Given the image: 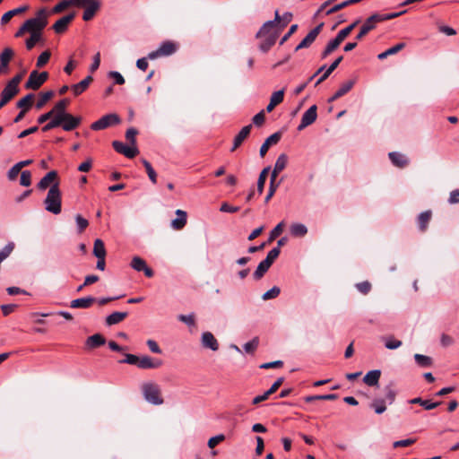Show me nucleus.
<instances>
[{"label":"nucleus","instance_id":"obj_1","mask_svg":"<svg viewBox=\"0 0 459 459\" xmlns=\"http://www.w3.org/2000/svg\"><path fill=\"white\" fill-rule=\"evenodd\" d=\"M45 209L54 214H59L62 210L61 191L59 189V182L53 184L44 201Z\"/></svg>","mask_w":459,"mask_h":459},{"label":"nucleus","instance_id":"obj_2","mask_svg":"<svg viewBox=\"0 0 459 459\" xmlns=\"http://www.w3.org/2000/svg\"><path fill=\"white\" fill-rule=\"evenodd\" d=\"M143 398L153 405H160L164 403L160 385L154 382H144L141 385Z\"/></svg>","mask_w":459,"mask_h":459},{"label":"nucleus","instance_id":"obj_3","mask_svg":"<svg viewBox=\"0 0 459 459\" xmlns=\"http://www.w3.org/2000/svg\"><path fill=\"white\" fill-rule=\"evenodd\" d=\"M25 25L28 28L29 33H39L44 30L48 24V12L45 8L38 11L37 17L30 18L25 21Z\"/></svg>","mask_w":459,"mask_h":459},{"label":"nucleus","instance_id":"obj_4","mask_svg":"<svg viewBox=\"0 0 459 459\" xmlns=\"http://www.w3.org/2000/svg\"><path fill=\"white\" fill-rule=\"evenodd\" d=\"M274 15L275 17L273 21H268L264 23L259 31L256 33V38L268 37L273 35L274 33L280 34V28H276L277 25L281 23V16L279 11L276 10Z\"/></svg>","mask_w":459,"mask_h":459},{"label":"nucleus","instance_id":"obj_5","mask_svg":"<svg viewBox=\"0 0 459 459\" xmlns=\"http://www.w3.org/2000/svg\"><path fill=\"white\" fill-rule=\"evenodd\" d=\"M48 79V72L39 73L38 71L34 70L30 73L29 79L25 83V88L37 91Z\"/></svg>","mask_w":459,"mask_h":459},{"label":"nucleus","instance_id":"obj_6","mask_svg":"<svg viewBox=\"0 0 459 459\" xmlns=\"http://www.w3.org/2000/svg\"><path fill=\"white\" fill-rule=\"evenodd\" d=\"M120 117L117 114H108L100 117L91 125L92 130H103L111 126H115L120 123Z\"/></svg>","mask_w":459,"mask_h":459},{"label":"nucleus","instance_id":"obj_7","mask_svg":"<svg viewBox=\"0 0 459 459\" xmlns=\"http://www.w3.org/2000/svg\"><path fill=\"white\" fill-rule=\"evenodd\" d=\"M163 365L160 359L152 358L148 355L141 356L138 358L137 368L141 369H156Z\"/></svg>","mask_w":459,"mask_h":459},{"label":"nucleus","instance_id":"obj_8","mask_svg":"<svg viewBox=\"0 0 459 459\" xmlns=\"http://www.w3.org/2000/svg\"><path fill=\"white\" fill-rule=\"evenodd\" d=\"M324 27V23L321 22L316 27H315L312 30L308 32V34L301 40V42L296 47L295 51H299L302 48H307L310 47V45L316 40V37L321 32Z\"/></svg>","mask_w":459,"mask_h":459},{"label":"nucleus","instance_id":"obj_9","mask_svg":"<svg viewBox=\"0 0 459 459\" xmlns=\"http://www.w3.org/2000/svg\"><path fill=\"white\" fill-rule=\"evenodd\" d=\"M61 120V126L62 128L65 131H72L77 128L81 122L82 117H74L72 114H64L63 117H59Z\"/></svg>","mask_w":459,"mask_h":459},{"label":"nucleus","instance_id":"obj_10","mask_svg":"<svg viewBox=\"0 0 459 459\" xmlns=\"http://www.w3.org/2000/svg\"><path fill=\"white\" fill-rule=\"evenodd\" d=\"M130 265L134 270L137 272H143L145 276L148 278H152L154 275L153 270L149 267L146 262L140 256H134Z\"/></svg>","mask_w":459,"mask_h":459},{"label":"nucleus","instance_id":"obj_11","mask_svg":"<svg viewBox=\"0 0 459 459\" xmlns=\"http://www.w3.org/2000/svg\"><path fill=\"white\" fill-rule=\"evenodd\" d=\"M316 110V106L313 105L303 114L301 122L298 126L299 131L305 129L307 126H310L316 121L317 117Z\"/></svg>","mask_w":459,"mask_h":459},{"label":"nucleus","instance_id":"obj_12","mask_svg":"<svg viewBox=\"0 0 459 459\" xmlns=\"http://www.w3.org/2000/svg\"><path fill=\"white\" fill-rule=\"evenodd\" d=\"M112 146L117 152L121 153L129 159H133L139 152L136 147L126 146L122 142L119 141H114L112 143Z\"/></svg>","mask_w":459,"mask_h":459},{"label":"nucleus","instance_id":"obj_13","mask_svg":"<svg viewBox=\"0 0 459 459\" xmlns=\"http://www.w3.org/2000/svg\"><path fill=\"white\" fill-rule=\"evenodd\" d=\"M377 23V22L375 18V15L372 14L369 16L361 26L359 32L356 36V39L361 40L368 32L376 28Z\"/></svg>","mask_w":459,"mask_h":459},{"label":"nucleus","instance_id":"obj_14","mask_svg":"<svg viewBox=\"0 0 459 459\" xmlns=\"http://www.w3.org/2000/svg\"><path fill=\"white\" fill-rule=\"evenodd\" d=\"M56 182H58V174L56 170H51L40 179L38 183V188L39 190H46Z\"/></svg>","mask_w":459,"mask_h":459},{"label":"nucleus","instance_id":"obj_15","mask_svg":"<svg viewBox=\"0 0 459 459\" xmlns=\"http://www.w3.org/2000/svg\"><path fill=\"white\" fill-rule=\"evenodd\" d=\"M281 138V132H276L273 134H271L269 137H267L265 139V141L264 142V143L262 144V146L260 147V156L263 158L265 156V154L267 153L269 148L272 146V145H275L277 144L280 140Z\"/></svg>","mask_w":459,"mask_h":459},{"label":"nucleus","instance_id":"obj_16","mask_svg":"<svg viewBox=\"0 0 459 459\" xmlns=\"http://www.w3.org/2000/svg\"><path fill=\"white\" fill-rule=\"evenodd\" d=\"M74 13L60 18L54 23L53 30L59 34L65 32L67 30L69 23L74 20Z\"/></svg>","mask_w":459,"mask_h":459},{"label":"nucleus","instance_id":"obj_17","mask_svg":"<svg viewBox=\"0 0 459 459\" xmlns=\"http://www.w3.org/2000/svg\"><path fill=\"white\" fill-rule=\"evenodd\" d=\"M96 301H97V299L94 297H91V296L80 298V299L72 300L70 302V307H72V308H89Z\"/></svg>","mask_w":459,"mask_h":459},{"label":"nucleus","instance_id":"obj_18","mask_svg":"<svg viewBox=\"0 0 459 459\" xmlns=\"http://www.w3.org/2000/svg\"><path fill=\"white\" fill-rule=\"evenodd\" d=\"M390 160L392 163L400 169H403L407 167L410 163L409 159L403 153L392 152L388 154Z\"/></svg>","mask_w":459,"mask_h":459},{"label":"nucleus","instance_id":"obj_19","mask_svg":"<svg viewBox=\"0 0 459 459\" xmlns=\"http://www.w3.org/2000/svg\"><path fill=\"white\" fill-rule=\"evenodd\" d=\"M252 129V125H247L244 126L240 132L235 136L233 142V147L231 148V152L236 151L242 143L248 137Z\"/></svg>","mask_w":459,"mask_h":459},{"label":"nucleus","instance_id":"obj_20","mask_svg":"<svg viewBox=\"0 0 459 459\" xmlns=\"http://www.w3.org/2000/svg\"><path fill=\"white\" fill-rule=\"evenodd\" d=\"M100 8V2L99 0L92 1L90 4L84 7V12L82 15V19L85 22H89L93 19L97 12Z\"/></svg>","mask_w":459,"mask_h":459},{"label":"nucleus","instance_id":"obj_21","mask_svg":"<svg viewBox=\"0 0 459 459\" xmlns=\"http://www.w3.org/2000/svg\"><path fill=\"white\" fill-rule=\"evenodd\" d=\"M202 344L204 348L211 349L212 351H217L219 349V343L216 338L210 332H204L202 334Z\"/></svg>","mask_w":459,"mask_h":459},{"label":"nucleus","instance_id":"obj_22","mask_svg":"<svg viewBox=\"0 0 459 459\" xmlns=\"http://www.w3.org/2000/svg\"><path fill=\"white\" fill-rule=\"evenodd\" d=\"M288 156L287 154L285 153H281L278 156L276 161H275V164H274V167H273V169L271 173V175L273 176V178H277L278 175L283 170L285 169L287 164H288Z\"/></svg>","mask_w":459,"mask_h":459},{"label":"nucleus","instance_id":"obj_23","mask_svg":"<svg viewBox=\"0 0 459 459\" xmlns=\"http://www.w3.org/2000/svg\"><path fill=\"white\" fill-rule=\"evenodd\" d=\"M176 214L178 218L171 221V227L176 230H181L186 224L187 214L179 209L176 211Z\"/></svg>","mask_w":459,"mask_h":459},{"label":"nucleus","instance_id":"obj_24","mask_svg":"<svg viewBox=\"0 0 459 459\" xmlns=\"http://www.w3.org/2000/svg\"><path fill=\"white\" fill-rule=\"evenodd\" d=\"M105 343H106V339L100 333H95V334L88 337L86 340V342H85L86 347L88 349H95V348L104 345Z\"/></svg>","mask_w":459,"mask_h":459},{"label":"nucleus","instance_id":"obj_25","mask_svg":"<svg viewBox=\"0 0 459 459\" xmlns=\"http://www.w3.org/2000/svg\"><path fill=\"white\" fill-rule=\"evenodd\" d=\"M380 377L381 371L379 369L371 370L364 376L363 382L369 386H376L378 385Z\"/></svg>","mask_w":459,"mask_h":459},{"label":"nucleus","instance_id":"obj_26","mask_svg":"<svg viewBox=\"0 0 459 459\" xmlns=\"http://www.w3.org/2000/svg\"><path fill=\"white\" fill-rule=\"evenodd\" d=\"M283 98H284V91L283 90L273 92L271 96L270 102L266 107V111L272 112L277 105H279L280 103H281L283 101Z\"/></svg>","mask_w":459,"mask_h":459},{"label":"nucleus","instance_id":"obj_27","mask_svg":"<svg viewBox=\"0 0 459 459\" xmlns=\"http://www.w3.org/2000/svg\"><path fill=\"white\" fill-rule=\"evenodd\" d=\"M29 9L28 5H22L18 8L6 12L1 18L2 25L7 24L13 17L26 12Z\"/></svg>","mask_w":459,"mask_h":459},{"label":"nucleus","instance_id":"obj_28","mask_svg":"<svg viewBox=\"0 0 459 459\" xmlns=\"http://www.w3.org/2000/svg\"><path fill=\"white\" fill-rule=\"evenodd\" d=\"M431 218H432L431 211L423 212L418 216V220H417L418 227L421 232H425L427 230L428 225H429Z\"/></svg>","mask_w":459,"mask_h":459},{"label":"nucleus","instance_id":"obj_29","mask_svg":"<svg viewBox=\"0 0 459 459\" xmlns=\"http://www.w3.org/2000/svg\"><path fill=\"white\" fill-rule=\"evenodd\" d=\"M93 81L92 76L88 75L86 78H84L82 81H81L79 83L74 84L72 86V90L75 96H78L82 94L86 89L89 87L91 82Z\"/></svg>","mask_w":459,"mask_h":459},{"label":"nucleus","instance_id":"obj_30","mask_svg":"<svg viewBox=\"0 0 459 459\" xmlns=\"http://www.w3.org/2000/svg\"><path fill=\"white\" fill-rule=\"evenodd\" d=\"M128 316L127 312H113L106 317V325H113L119 324Z\"/></svg>","mask_w":459,"mask_h":459},{"label":"nucleus","instance_id":"obj_31","mask_svg":"<svg viewBox=\"0 0 459 459\" xmlns=\"http://www.w3.org/2000/svg\"><path fill=\"white\" fill-rule=\"evenodd\" d=\"M69 99H63L55 105V107L52 108V111L54 112L55 116L63 117L64 114H68L66 112V108L69 106Z\"/></svg>","mask_w":459,"mask_h":459},{"label":"nucleus","instance_id":"obj_32","mask_svg":"<svg viewBox=\"0 0 459 459\" xmlns=\"http://www.w3.org/2000/svg\"><path fill=\"white\" fill-rule=\"evenodd\" d=\"M279 37V33H274L273 35L264 37V39L259 45V48L263 52H267L269 49L275 44L276 39Z\"/></svg>","mask_w":459,"mask_h":459},{"label":"nucleus","instance_id":"obj_33","mask_svg":"<svg viewBox=\"0 0 459 459\" xmlns=\"http://www.w3.org/2000/svg\"><path fill=\"white\" fill-rule=\"evenodd\" d=\"M271 266L272 264L268 263L265 259L260 262L253 274L254 279L256 281L262 279Z\"/></svg>","mask_w":459,"mask_h":459},{"label":"nucleus","instance_id":"obj_34","mask_svg":"<svg viewBox=\"0 0 459 459\" xmlns=\"http://www.w3.org/2000/svg\"><path fill=\"white\" fill-rule=\"evenodd\" d=\"M177 45L172 41H165L163 42L159 50L162 56H167L174 54L177 51Z\"/></svg>","mask_w":459,"mask_h":459},{"label":"nucleus","instance_id":"obj_35","mask_svg":"<svg viewBox=\"0 0 459 459\" xmlns=\"http://www.w3.org/2000/svg\"><path fill=\"white\" fill-rule=\"evenodd\" d=\"M14 56V52L10 48H5L3 52L0 54V66L4 69L8 66L9 62Z\"/></svg>","mask_w":459,"mask_h":459},{"label":"nucleus","instance_id":"obj_36","mask_svg":"<svg viewBox=\"0 0 459 459\" xmlns=\"http://www.w3.org/2000/svg\"><path fill=\"white\" fill-rule=\"evenodd\" d=\"M414 359L420 368H427L433 366V359L429 356L416 353L414 354Z\"/></svg>","mask_w":459,"mask_h":459},{"label":"nucleus","instance_id":"obj_37","mask_svg":"<svg viewBox=\"0 0 459 459\" xmlns=\"http://www.w3.org/2000/svg\"><path fill=\"white\" fill-rule=\"evenodd\" d=\"M342 41L336 36L333 40H331L325 50L322 52L321 57L325 58L330 54H332L337 48L341 45Z\"/></svg>","mask_w":459,"mask_h":459},{"label":"nucleus","instance_id":"obj_38","mask_svg":"<svg viewBox=\"0 0 459 459\" xmlns=\"http://www.w3.org/2000/svg\"><path fill=\"white\" fill-rule=\"evenodd\" d=\"M271 170V167L267 166L260 172L258 180H257V192L259 195H261L264 192V185L266 178L268 177V174Z\"/></svg>","mask_w":459,"mask_h":459},{"label":"nucleus","instance_id":"obj_39","mask_svg":"<svg viewBox=\"0 0 459 459\" xmlns=\"http://www.w3.org/2000/svg\"><path fill=\"white\" fill-rule=\"evenodd\" d=\"M290 234L297 238H302L307 233V228L302 223H293L290 229Z\"/></svg>","mask_w":459,"mask_h":459},{"label":"nucleus","instance_id":"obj_40","mask_svg":"<svg viewBox=\"0 0 459 459\" xmlns=\"http://www.w3.org/2000/svg\"><path fill=\"white\" fill-rule=\"evenodd\" d=\"M281 181H282V179L277 181V178H273V176L271 175L269 190L264 198L265 203H268L271 200V198L274 195V194H275L277 188L279 187V186L281 185Z\"/></svg>","mask_w":459,"mask_h":459},{"label":"nucleus","instance_id":"obj_41","mask_svg":"<svg viewBox=\"0 0 459 459\" xmlns=\"http://www.w3.org/2000/svg\"><path fill=\"white\" fill-rule=\"evenodd\" d=\"M409 403L411 404H420L426 410L435 409L441 404V402L430 403L429 400H422L420 397L413 398L410 400Z\"/></svg>","mask_w":459,"mask_h":459},{"label":"nucleus","instance_id":"obj_42","mask_svg":"<svg viewBox=\"0 0 459 459\" xmlns=\"http://www.w3.org/2000/svg\"><path fill=\"white\" fill-rule=\"evenodd\" d=\"M34 94L29 93L22 99H21L17 103L16 106L18 108L26 109V112L31 108L33 100H34Z\"/></svg>","mask_w":459,"mask_h":459},{"label":"nucleus","instance_id":"obj_43","mask_svg":"<svg viewBox=\"0 0 459 459\" xmlns=\"http://www.w3.org/2000/svg\"><path fill=\"white\" fill-rule=\"evenodd\" d=\"M404 48H405V43H403V42L398 43V44L394 45V47L388 48L385 52L380 53L377 56V57H378V59L383 60V59L386 58L389 56L397 54L398 52H400Z\"/></svg>","mask_w":459,"mask_h":459},{"label":"nucleus","instance_id":"obj_44","mask_svg":"<svg viewBox=\"0 0 459 459\" xmlns=\"http://www.w3.org/2000/svg\"><path fill=\"white\" fill-rule=\"evenodd\" d=\"M106 254L107 253H106L104 242L100 238L95 239L94 245H93V255L97 258H101V257H106Z\"/></svg>","mask_w":459,"mask_h":459},{"label":"nucleus","instance_id":"obj_45","mask_svg":"<svg viewBox=\"0 0 459 459\" xmlns=\"http://www.w3.org/2000/svg\"><path fill=\"white\" fill-rule=\"evenodd\" d=\"M24 73L25 72H22L21 74H16L14 77H13L8 82L7 84L5 85V87H7L8 89H10L11 91H13V92L15 93H19V84L21 82V81L22 80L23 78V75H24Z\"/></svg>","mask_w":459,"mask_h":459},{"label":"nucleus","instance_id":"obj_46","mask_svg":"<svg viewBox=\"0 0 459 459\" xmlns=\"http://www.w3.org/2000/svg\"><path fill=\"white\" fill-rule=\"evenodd\" d=\"M16 95L17 93L13 92L7 87H4L1 92L0 109L4 108Z\"/></svg>","mask_w":459,"mask_h":459},{"label":"nucleus","instance_id":"obj_47","mask_svg":"<svg viewBox=\"0 0 459 459\" xmlns=\"http://www.w3.org/2000/svg\"><path fill=\"white\" fill-rule=\"evenodd\" d=\"M54 94L55 93L53 91H48L42 92L40 94L39 100L36 103V108L38 109L42 108L46 105V103L54 97Z\"/></svg>","mask_w":459,"mask_h":459},{"label":"nucleus","instance_id":"obj_48","mask_svg":"<svg viewBox=\"0 0 459 459\" xmlns=\"http://www.w3.org/2000/svg\"><path fill=\"white\" fill-rule=\"evenodd\" d=\"M370 407L375 410V412L377 414H382L385 411L386 406H385V399H375L371 404Z\"/></svg>","mask_w":459,"mask_h":459},{"label":"nucleus","instance_id":"obj_49","mask_svg":"<svg viewBox=\"0 0 459 459\" xmlns=\"http://www.w3.org/2000/svg\"><path fill=\"white\" fill-rule=\"evenodd\" d=\"M142 163H143V165L145 168L146 173L148 174V177H149L150 180L153 184H156V182H157V173L153 169L152 164L148 160H146L145 159L142 160Z\"/></svg>","mask_w":459,"mask_h":459},{"label":"nucleus","instance_id":"obj_50","mask_svg":"<svg viewBox=\"0 0 459 459\" xmlns=\"http://www.w3.org/2000/svg\"><path fill=\"white\" fill-rule=\"evenodd\" d=\"M405 13H406V11L403 10V11L399 12V13H388V14L374 13V15H375V18H376L377 22H384V21H387V20L397 18V17L403 15Z\"/></svg>","mask_w":459,"mask_h":459},{"label":"nucleus","instance_id":"obj_51","mask_svg":"<svg viewBox=\"0 0 459 459\" xmlns=\"http://www.w3.org/2000/svg\"><path fill=\"white\" fill-rule=\"evenodd\" d=\"M354 85L353 81H347L342 84L339 90L335 92V98H341L346 93H348Z\"/></svg>","mask_w":459,"mask_h":459},{"label":"nucleus","instance_id":"obj_52","mask_svg":"<svg viewBox=\"0 0 459 459\" xmlns=\"http://www.w3.org/2000/svg\"><path fill=\"white\" fill-rule=\"evenodd\" d=\"M394 385L393 383H390L388 385L385 386V400L389 402V403H393L396 397V392L394 388Z\"/></svg>","mask_w":459,"mask_h":459},{"label":"nucleus","instance_id":"obj_53","mask_svg":"<svg viewBox=\"0 0 459 459\" xmlns=\"http://www.w3.org/2000/svg\"><path fill=\"white\" fill-rule=\"evenodd\" d=\"M51 56V53L49 50H46L44 52H42L39 56L38 57V60H37V67L38 68H41L43 67L48 61H49V58Z\"/></svg>","mask_w":459,"mask_h":459},{"label":"nucleus","instance_id":"obj_54","mask_svg":"<svg viewBox=\"0 0 459 459\" xmlns=\"http://www.w3.org/2000/svg\"><path fill=\"white\" fill-rule=\"evenodd\" d=\"M60 126H61L60 117L57 116H54V117L51 118V120L42 127V131L48 132L53 128Z\"/></svg>","mask_w":459,"mask_h":459},{"label":"nucleus","instance_id":"obj_55","mask_svg":"<svg viewBox=\"0 0 459 459\" xmlns=\"http://www.w3.org/2000/svg\"><path fill=\"white\" fill-rule=\"evenodd\" d=\"M280 293H281L280 288L277 287V286H274L271 290H269L266 292H264L263 294V296H262V299L264 300H268V299H275V298H277L279 296Z\"/></svg>","mask_w":459,"mask_h":459},{"label":"nucleus","instance_id":"obj_56","mask_svg":"<svg viewBox=\"0 0 459 459\" xmlns=\"http://www.w3.org/2000/svg\"><path fill=\"white\" fill-rule=\"evenodd\" d=\"M41 39V34L39 33H30V37L26 40V48L28 50H30L34 48L37 42H39Z\"/></svg>","mask_w":459,"mask_h":459},{"label":"nucleus","instance_id":"obj_57","mask_svg":"<svg viewBox=\"0 0 459 459\" xmlns=\"http://www.w3.org/2000/svg\"><path fill=\"white\" fill-rule=\"evenodd\" d=\"M259 339L258 337H255L244 345V350L247 353H253L257 349Z\"/></svg>","mask_w":459,"mask_h":459},{"label":"nucleus","instance_id":"obj_58","mask_svg":"<svg viewBox=\"0 0 459 459\" xmlns=\"http://www.w3.org/2000/svg\"><path fill=\"white\" fill-rule=\"evenodd\" d=\"M385 348H387L389 350H395L402 346V342L399 340H394L393 337H387V338H385Z\"/></svg>","mask_w":459,"mask_h":459},{"label":"nucleus","instance_id":"obj_59","mask_svg":"<svg viewBox=\"0 0 459 459\" xmlns=\"http://www.w3.org/2000/svg\"><path fill=\"white\" fill-rule=\"evenodd\" d=\"M20 184L23 186H30L31 185V173L29 170H24L21 173Z\"/></svg>","mask_w":459,"mask_h":459},{"label":"nucleus","instance_id":"obj_60","mask_svg":"<svg viewBox=\"0 0 459 459\" xmlns=\"http://www.w3.org/2000/svg\"><path fill=\"white\" fill-rule=\"evenodd\" d=\"M73 4V0H62L53 8V12L56 13H61Z\"/></svg>","mask_w":459,"mask_h":459},{"label":"nucleus","instance_id":"obj_61","mask_svg":"<svg viewBox=\"0 0 459 459\" xmlns=\"http://www.w3.org/2000/svg\"><path fill=\"white\" fill-rule=\"evenodd\" d=\"M178 319L182 322V323H185L187 325H190V326H195V315L194 314H191V315H179L178 316Z\"/></svg>","mask_w":459,"mask_h":459},{"label":"nucleus","instance_id":"obj_62","mask_svg":"<svg viewBox=\"0 0 459 459\" xmlns=\"http://www.w3.org/2000/svg\"><path fill=\"white\" fill-rule=\"evenodd\" d=\"M284 222L281 221L271 231L269 242H272L275 238L280 236L283 231Z\"/></svg>","mask_w":459,"mask_h":459},{"label":"nucleus","instance_id":"obj_63","mask_svg":"<svg viewBox=\"0 0 459 459\" xmlns=\"http://www.w3.org/2000/svg\"><path fill=\"white\" fill-rule=\"evenodd\" d=\"M225 440V436L223 434L217 435L215 437H211L208 440V446L210 448H214L217 445H219L221 442Z\"/></svg>","mask_w":459,"mask_h":459},{"label":"nucleus","instance_id":"obj_64","mask_svg":"<svg viewBox=\"0 0 459 459\" xmlns=\"http://www.w3.org/2000/svg\"><path fill=\"white\" fill-rule=\"evenodd\" d=\"M281 253V249L279 247H273L268 254L265 260L271 264L277 259Z\"/></svg>","mask_w":459,"mask_h":459}]
</instances>
